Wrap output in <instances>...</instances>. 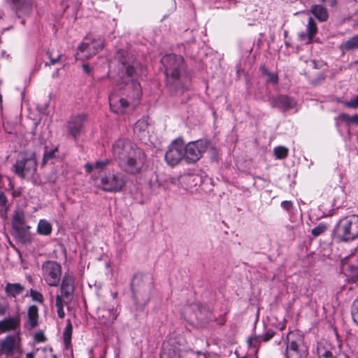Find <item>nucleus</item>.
I'll return each instance as SVG.
<instances>
[{"label":"nucleus","mask_w":358,"mask_h":358,"mask_svg":"<svg viewBox=\"0 0 358 358\" xmlns=\"http://www.w3.org/2000/svg\"><path fill=\"white\" fill-rule=\"evenodd\" d=\"M261 71L264 76H267V82L276 84L278 82L277 73L269 72L265 66H261Z\"/></svg>","instance_id":"nucleus-34"},{"label":"nucleus","mask_w":358,"mask_h":358,"mask_svg":"<svg viewBox=\"0 0 358 358\" xmlns=\"http://www.w3.org/2000/svg\"><path fill=\"white\" fill-rule=\"evenodd\" d=\"M36 166V159L34 155H32L29 158L17 160L13 166V170L18 176L24 178L34 176Z\"/></svg>","instance_id":"nucleus-11"},{"label":"nucleus","mask_w":358,"mask_h":358,"mask_svg":"<svg viewBox=\"0 0 358 358\" xmlns=\"http://www.w3.org/2000/svg\"><path fill=\"white\" fill-rule=\"evenodd\" d=\"M87 120V115L84 113L77 114L71 117L66 123V129L69 135L74 139L80 136L84 127L85 122Z\"/></svg>","instance_id":"nucleus-12"},{"label":"nucleus","mask_w":358,"mask_h":358,"mask_svg":"<svg viewBox=\"0 0 358 358\" xmlns=\"http://www.w3.org/2000/svg\"><path fill=\"white\" fill-rule=\"evenodd\" d=\"M281 207L287 211H289L293 207V203L290 201H283L281 203Z\"/></svg>","instance_id":"nucleus-47"},{"label":"nucleus","mask_w":358,"mask_h":358,"mask_svg":"<svg viewBox=\"0 0 358 358\" xmlns=\"http://www.w3.org/2000/svg\"><path fill=\"white\" fill-rule=\"evenodd\" d=\"M127 182V176L117 171H113L101 176L99 187L106 192L117 193L122 192Z\"/></svg>","instance_id":"nucleus-6"},{"label":"nucleus","mask_w":358,"mask_h":358,"mask_svg":"<svg viewBox=\"0 0 358 358\" xmlns=\"http://www.w3.org/2000/svg\"><path fill=\"white\" fill-rule=\"evenodd\" d=\"M317 32V27L313 18L310 17L306 27V33H301L299 34L300 39L306 43L312 41L313 36Z\"/></svg>","instance_id":"nucleus-19"},{"label":"nucleus","mask_w":358,"mask_h":358,"mask_svg":"<svg viewBox=\"0 0 358 358\" xmlns=\"http://www.w3.org/2000/svg\"><path fill=\"white\" fill-rule=\"evenodd\" d=\"M6 310H7L6 306L0 304V315H5L6 313Z\"/></svg>","instance_id":"nucleus-52"},{"label":"nucleus","mask_w":358,"mask_h":358,"mask_svg":"<svg viewBox=\"0 0 358 358\" xmlns=\"http://www.w3.org/2000/svg\"><path fill=\"white\" fill-rule=\"evenodd\" d=\"M262 341H263L260 335L251 336L248 339V345L250 348H255L256 351L258 350Z\"/></svg>","instance_id":"nucleus-36"},{"label":"nucleus","mask_w":358,"mask_h":358,"mask_svg":"<svg viewBox=\"0 0 358 358\" xmlns=\"http://www.w3.org/2000/svg\"><path fill=\"white\" fill-rule=\"evenodd\" d=\"M322 3H326L331 6H334L336 3V0H320Z\"/></svg>","instance_id":"nucleus-50"},{"label":"nucleus","mask_w":358,"mask_h":358,"mask_svg":"<svg viewBox=\"0 0 358 358\" xmlns=\"http://www.w3.org/2000/svg\"><path fill=\"white\" fill-rule=\"evenodd\" d=\"M122 94L126 98L119 97L115 92L109 96V103L112 111L117 114H122L129 107L134 108L141 96V87L138 82L131 79L127 81L122 89Z\"/></svg>","instance_id":"nucleus-3"},{"label":"nucleus","mask_w":358,"mask_h":358,"mask_svg":"<svg viewBox=\"0 0 358 358\" xmlns=\"http://www.w3.org/2000/svg\"><path fill=\"white\" fill-rule=\"evenodd\" d=\"M138 277H135V278L133 280L132 286H133L134 292L137 291L136 289L135 288V285H136V283L138 281Z\"/></svg>","instance_id":"nucleus-53"},{"label":"nucleus","mask_w":358,"mask_h":358,"mask_svg":"<svg viewBox=\"0 0 358 358\" xmlns=\"http://www.w3.org/2000/svg\"><path fill=\"white\" fill-rule=\"evenodd\" d=\"M238 358H247V357H245V356L242 357H238Z\"/></svg>","instance_id":"nucleus-58"},{"label":"nucleus","mask_w":358,"mask_h":358,"mask_svg":"<svg viewBox=\"0 0 358 358\" xmlns=\"http://www.w3.org/2000/svg\"><path fill=\"white\" fill-rule=\"evenodd\" d=\"M9 206L8 203V199L4 192H0V215L6 216L8 210Z\"/></svg>","instance_id":"nucleus-33"},{"label":"nucleus","mask_w":358,"mask_h":358,"mask_svg":"<svg viewBox=\"0 0 358 358\" xmlns=\"http://www.w3.org/2000/svg\"><path fill=\"white\" fill-rule=\"evenodd\" d=\"M275 106L282 108H290L293 106V101L285 95H280L276 98Z\"/></svg>","instance_id":"nucleus-28"},{"label":"nucleus","mask_w":358,"mask_h":358,"mask_svg":"<svg viewBox=\"0 0 358 358\" xmlns=\"http://www.w3.org/2000/svg\"><path fill=\"white\" fill-rule=\"evenodd\" d=\"M71 301L64 299V296L61 294H57L55 299V306L57 308V315L59 318L63 319L65 316L64 310V304H68Z\"/></svg>","instance_id":"nucleus-26"},{"label":"nucleus","mask_w":358,"mask_h":358,"mask_svg":"<svg viewBox=\"0 0 358 358\" xmlns=\"http://www.w3.org/2000/svg\"><path fill=\"white\" fill-rule=\"evenodd\" d=\"M208 143L200 139L188 143L185 145V160L187 164L196 162L207 150Z\"/></svg>","instance_id":"nucleus-9"},{"label":"nucleus","mask_w":358,"mask_h":358,"mask_svg":"<svg viewBox=\"0 0 358 358\" xmlns=\"http://www.w3.org/2000/svg\"><path fill=\"white\" fill-rule=\"evenodd\" d=\"M13 229L16 230H22L24 227H29L25 222V215L23 211H15L12 221Z\"/></svg>","instance_id":"nucleus-21"},{"label":"nucleus","mask_w":358,"mask_h":358,"mask_svg":"<svg viewBox=\"0 0 358 358\" xmlns=\"http://www.w3.org/2000/svg\"><path fill=\"white\" fill-rule=\"evenodd\" d=\"M338 119L345 122L347 124H356L358 125V115L355 114L354 115H349L346 113H341L338 117Z\"/></svg>","instance_id":"nucleus-32"},{"label":"nucleus","mask_w":358,"mask_h":358,"mask_svg":"<svg viewBox=\"0 0 358 358\" xmlns=\"http://www.w3.org/2000/svg\"><path fill=\"white\" fill-rule=\"evenodd\" d=\"M334 233L341 241H351L358 237V215L352 214L342 217L337 222Z\"/></svg>","instance_id":"nucleus-4"},{"label":"nucleus","mask_w":358,"mask_h":358,"mask_svg":"<svg viewBox=\"0 0 358 358\" xmlns=\"http://www.w3.org/2000/svg\"><path fill=\"white\" fill-rule=\"evenodd\" d=\"M167 181L171 184L176 185L178 182V178H175V177H171V178H169Z\"/></svg>","instance_id":"nucleus-51"},{"label":"nucleus","mask_w":358,"mask_h":358,"mask_svg":"<svg viewBox=\"0 0 358 358\" xmlns=\"http://www.w3.org/2000/svg\"><path fill=\"white\" fill-rule=\"evenodd\" d=\"M20 317L16 315L14 317H6L0 321V334L8 331H17L20 327Z\"/></svg>","instance_id":"nucleus-15"},{"label":"nucleus","mask_w":358,"mask_h":358,"mask_svg":"<svg viewBox=\"0 0 358 358\" xmlns=\"http://www.w3.org/2000/svg\"><path fill=\"white\" fill-rule=\"evenodd\" d=\"M327 230V227L324 224H319L317 226L312 229V234L314 236H318L323 234Z\"/></svg>","instance_id":"nucleus-38"},{"label":"nucleus","mask_w":358,"mask_h":358,"mask_svg":"<svg viewBox=\"0 0 358 358\" xmlns=\"http://www.w3.org/2000/svg\"><path fill=\"white\" fill-rule=\"evenodd\" d=\"M60 294L64 296V299L72 300L75 292V278L72 275L64 274L60 285Z\"/></svg>","instance_id":"nucleus-14"},{"label":"nucleus","mask_w":358,"mask_h":358,"mask_svg":"<svg viewBox=\"0 0 358 358\" xmlns=\"http://www.w3.org/2000/svg\"><path fill=\"white\" fill-rule=\"evenodd\" d=\"M275 335V332L272 329L267 330L264 334L260 335L264 342H268L270 341Z\"/></svg>","instance_id":"nucleus-42"},{"label":"nucleus","mask_w":358,"mask_h":358,"mask_svg":"<svg viewBox=\"0 0 358 358\" xmlns=\"http://www.w3.org/2000/svg\"><path fill=\"white\" fill-rule=\"evenodd\" d=\"M164 66L166 85L174 95L182 94L190 83V78L186 73L184 59L176 55H166L162 58Z\"/></svg>","instance_id":"nucleus-2"},{"label":"nucleus","mask_w":358,"mask_h":358,"mask_svg":"<svg viewBox=\"0 0 358 358\" xmlns=\"http://www.w3.org/2000/svg\"><path fill=\"white\" fill-rule=\"evenodd\" d=\"M42 277L50 287H57L61 280L62 266L55 261H45L42 264Z\"/></svg>","instance_id":"nucleus-8"},{"label":"nucleus","mask_w":358,"mask_h":358,"mask_svg":"<svg viewBox=\"0 0 358 358\" xmlns=\"http://www.w3.org/2000/svg\"><path fill=\"white\" fill-rule=\"evenodd\" d=\"M36 231L40 235L49 236L52 231V227L48 220L41 219L38 221Z\"/></svg>","instance_id":"nucleus-25"},{"label":"nucleus","mask_w":358,"mask_h":358,"mask_svg":"<svg viewBox=\"0 0 358 358\" xmlns=\"http://www.w3.org/2000/svg\"><path fill=\"white\" fill-rule=\"evenodd\" d=\"M282 341H283V338H280V339H279V340H275V343L277 345H280V344L282 343Z\"/></svg>","instance_id":"nucleus-56"},{"label":"nucleus","mask_w":358,"mask_h":358,"mask_svg":"<svg viewBox=\"0 0 358 358\" xmlns=\"http://www.w3.org/2000/svg\"><path fill=\"white\" fill-rule=\"evenodd\" d=\"M96 315L100 324L110 325L117 319L118 313L113 307L104 304L103 306L98 308Z\"/></svg>","instance_id":"nucleus-13"},{"label":"nucleus","mask_w":358,"mask_h":358,"mask_svg":"<svg viewBox=\"0 0 358 358\" xmlns=\"http://www.w3.org/2000/svg\"><path fill=\"white\" fill-rule=\"evenodd\" d=\"M73 326L70 320H67L66 325L63 331V339L66 347L71 344Z\"/></svg>","instance_id":"nucleus-29"},{"label":"nucleus","mask_w":358,"mask_h":358,"mask_svg":"<svg viewBox=\"0 0 358 358\" xmlns=\"http://www.w3.org/2000/svg\"><path fill=\"white\" fill-rule=\"evenodd\" d=\"M52 358H57L56 355H54V356L52 357Z\"/></svg>","instance_id":"nucleus-59"},{"label":"nucleus","mask_w":358,"mask_h":358,"mask_svg":"<svg viewBox=\"0 0 358 358\" xmlns=\"http://www.w3.org/2000/svg\"><path fill=\"white\" fill-rule=\"evenodd\" d=\"M57 150V148H55L53 150H51L50 151H48L46 150L45 152H44V159L45 160H48L50 158H52L54 157V154L55 152Z\"/></svg>","instance_id":"nucleus-48"},{"label":"nucleus","mask_w":358,"mask_h":358,"mask_svg":"<svg viewBox=\"0 0 358 358\" xmlns=\"http://www.w3.org/2000/svg\"><path fill=\"white\" fill-rule=\"evenodd\" d=\"M147 126H148V124L145 120H139L135 124L134 130L135 131L145 130L147 128Z\"/></svg>","instance_id":"nucleus-43"},{"label":"nucleus","mask_w":358,"mask_h":358,"mask_svg":"<svg viewBox=\"0 0 358 358\" xmlns=\"http://www.w3.org/2000/svg\"><path fill=\"white\" fill-rule=\"evenodd\" d=\"M285 329V327H284V326H282V327L280 328V330H282V329Z\"/></svg>","instance_id":"nucleus-57"},{"label":"nucleus","mask_w":358,"mask_h":358,"mask_svg":"<svg viewBox=\"0 0 358 358\" xmlns=\"http://www.w3.org/2000/svg\"><path fill=\"white\" fill-rule=\"evenodd\" d=\"M286 344V358H306L308 348L305 344L303 336L296 331H290L285 339Z\"/></svg>","instance_id":"nucleus-5"},{"label":"nucleus","mask_w":358,"mask_h":358,"mask_svg":"<svg viewBox=\"0 0 358 358\" xmlns=\"http://www.w3.org/2000/svg\"><path fill=\"white\" fill-rule=\"evenodd\" d=\"M273 154L276 159H282L287 157L288 149L284 146H278L273 149Z\"/></svg>","instance_id":"nucleus-35"},{"label":"nucleus","mask_w":358,"mask_h":358,"mask_svg":"<svg viewBox=\"0 0 358 358\" xmlns=\"http://www.w3.org/2000/svg\"><path fill=\"white\" fill-rule=\"evenodd\" d=\"M85 169L86 170V171L87 173H91L92 171V170L94 168V165L92 164H90V163H87L85 165Z\"/></svg>","instance_id":"nucleus-49"},{"label":"nucleus","mask_w":358,"mask_h":358,"mask_svg":"<svg viewBox=\"0 0 358 358\" xmlns=\"http://www.w3.org/2000/svg\"><path fill=\"white\" fill-rule=\"evenodd\" d=\"M355 259V257H352L343 259L341 262V269L352 281L356 282L358 280V265L354 264Z\"/></svg>","instance_id":"nucleus-16"},{"label":"nucleus","mask_w":358,"mask_h":358,"mask_svg":"<svg viewBox=\"0 0 358 358\" xmlns=\"http://www.w3.org/2000/svg\"><path fill=\"white\" fill-rule=\"evenodd\" d=\"M30 227H27L22 230H16L20 241L24 243H30L32 241L31 234L29 231Z\"/></svg>","instance_id":"nucleus-31"},{"label":"nucleus","mask_w":358,"mask_h":358,"mask_svg":"<svg viewBox=\"0 0 358 358\" xmlns=\"http://www.w3.org/2000/svg\"><path fill=\"white\" fill-rule=\"evenodd\" d=\"M83 69L85 72L87 73H89L90 72V69H89V66L87 64H83Z\"/></svg>","instance_id":"nucleus-54"},{"label":"nucleus","mask_w":358,"mask_h":358,"mask_svg":"<svg viewBox=\"0 0 358 358\" xmlns=\"http://www.w3.org/2000/svg\"><path fill=\"white\" fill-rule=\"evenodd\" d=\"M327 193L331 194V196L333 197L332 202L334 206L337 205V202L340 201V199L343 197V190L340 186H337L334 189L329 188Z\"/></svg>","instance_id":"nucleus-30"},{"label":"nucleus","mask_w":358,"mask_h":358,"mask_svg":"<svg viewBox=\"0 0 358 358\" xmlns=\"http://www.w3.org/2000/svg\"><path fill=\"white\" fill-rule=\"evenodd\" d=\"M110 163V160L109 159H105L103 161H97L94 164V168L96 169L102 171L108 165H109Z\"/></svg>","instance_id":"nucleus-40"},{"label":"nucleus","mask_w":358,"mask_h":358,"mask_svg":"<svg viewBox=\"0 0 358 358\" xmlns=\"http://www.w3.org/2000/svg\"><path fill=\"white\" fill-rule=\"evenodd\" d=\"M112 155L122 171L130 176L140 174L147 161L144 150L125 138H119L113 143Z\"/></svg>","instance_id":"nucleus-1"},{"label":"nucleus","mask_w":358,"mask_h":358,"mask_svg":"<svg viewBox=\"0 0 358 358\" xmlns=\"http://www.w3.org/2000/svg\"><path fill=\"white\" fill-rule=\"evenodd\" d=\"M103 48V41L101 38L86 37L78 46L76 54L77 60L84 61L96 55Z\"/></svg>","instance_id":"nucleus-7"},{"label":"nucleus","mask_w":358,"mask_h":358,"mask_svg":"<svg viewBox=\"0 0 358 358\" xmlns=\"http://www.w3.org/2000/svg\"><path fill=\"white\" fill-rule=\"evenodd\" d=\"M8 1L17 12L29 13L33 6L32 0H8Z\"/></svg>","instance_id":"nucleus-20"},{"label":"nucleus","mask_w":358,"mask_h":358,"mask_svg":"<svg viewBox=\"0 0 358 358\" xmlns=\"http://www.w3.org/2000/svg\"><path fill=\"white\" fill-rule=\"evenodd\" d=\"M310 12L315 17L321 22H324L328 19V13L324 7L320 5H313L310 8Z\"/></svg>","instance_id":"nucleus-24"},{"label":"nucleus","mask_w":358,"mask_h":358,"mask_svg":"<svg viewBox=\"0 0 358 358\" xmlns=\"http://www.w3.org/2000/svg\"><path fill=\"white\" fill-rule=\"evenodd\" d=\"M351 314L353 322L357 326H358V297L352 304Z\"/></svg>","instance_id":"nucleus-37"},{"label":"nucleus","mask_w":358,"mask_h":358,"mask_svg":"<svg viewBox=\"0 0 358 358\" xmlns=\"http://www.w3.org/2000/svg\"><path fill=\"white\" fill-rule=\"evenodd\" d=\"M185 159V143L182 139L173 141L165 153V161L171 166L178 165Z\"/></svg>","instance_id":"nucleus-10"},{"label":"nucleus","mask_w":358,"mask_h":358,"mask_svg":"<svg viewBox=\"0 0 358 358\" xmlns=\"http://www.w3.org/2000/svg\"><path fill=\"white\" fill-rule=\"evenodd\" d=\"M26 358H34V354L32 352H29L26 355Z\"/></svg>","instance_id":"nucleus-55"},{"label":"nucleus","mask_w":358,"mask_h":358,"mask_svg":"<svg viewBox=\"0 0 358 358\" xmlns=\"http://www.w3.org/2000/svg\"><path fill=\"white\" fill-rule=\"evenodd\" d=\"M122 66L125 69L128 77H131L135 71L134 66L127 65L124 62H122Z\"/></svg>","instance_id":"nucleus-45"},{"label":"nucleus","mask_w":358,"mask_h":358,"mask_svg":"<svg viewBox=\"0 0 358 358\" xmlns=\"http://www.w3.org/2000/svg\"><path fill=\"white\" fill-rule=\"evenodd\" d=\"M30 296H31L32 299L34 301L43 303V296L41 293L35 291L32 289H30Z\"/></svg>","instance_id":"nucleus-39"},{"label":"nucleus","mask_w":358,"mask_h":358,"mask_svg":"<svg viewBox=\"0 0 358 358\" xmlns=\"http://www.w3.org/2000/svg\"><path fill=\"white\" fill-rule=\"evenodd\" d=\"M27 323L30 328H35L38 325V308L36 306H31L27 310Z\"/></svg>","instance_id":"nucleus-23"},{"label":"nucleus","mask_w":358,"mask_h":358,"mask_svg":"<svg viewBox=\"0 0 358 358\" xmlns=\"http://www.w3.org/2000/svg\"><path fill=\"white\" fill-rule=\"evenodd\" d=\"M180 349L174 345L173 340L169 339L162 344L161 358H179Z\"/></svg>","instance_id":"nucleus-18"},{"label":"nucleus","mask_w":358,"mask_h":358,"mask_svg":"<svg viewBox=\"0 0 358 358\" xmlns=\"http://www.w3.org/2000/svg\"><path fill=\"white\" fill-rule=\"evenodd\" d=\"M25 289V287L20 283H6L5 286V293L8 297H16L21 294Z\"/></svg>","instance_id":"nucleus-22"},{"label":"nucleus","mask_w":358,"mask_h":358,"mask_svg":"<svg viewBox=\"0 0 358 358\" xmlns=\"http://www.w3.org/2000/svg\"><path fill=\"white\" fill-rule=\"evenodd\" d=\"M20 332L17 335H8L0 343L1 349L7 354L13 352L19 345Z\"/></svg>","instance_id":"nucleus-17"},{"label":"nucleus","mask_w":358,"mask_h":358,"mask_svg":"<svg viewBox=\"0 0 358 358\" xmlns=\"http://www.w3.org/2000/svg\"><path fill=\"white\" fill-rule=\"evenodd\" d=\"M318 354L320 358H334L331 352L324 349L318 348Z\"/></svg>","instance_id":"nucleus-44"},{"label":"nucleus","mask_w":358,"mask_h":358,"mask_svg":"<svg viewBox=\"0 0 358 358\" xmlns=\"http://www.w3.org/2000/svg\"><path fill=\"white\" fill-rule=\"evenodd\" d=\"M48 57H49V58L50 59V64L52 65H54V64L58 63L59 62L60 59H61V55L60 54H58L55 57H54L52 55V52H48Z\"/></svg>","instance_id":"nucleus-46"},{"label":"nucleus","mask_w":358,"mask_h":358,"mask_svg":"<svg viewBox=\"0 0 358 358\" xmlns=\"http://www.w3.org/2000/svg\"><path fill=\"white\" fill-rule=\"evenodd\" d=\"M341 47L346 51H352L358 49V34L348 38Z\"/></svg>","instance_id":"nucleus-27"},{"label":"nucleus","mask_w":358,"mask_h":358,"mask_svg":"<svg viewBox=\"0 0 358 358\" xmlns=\"http://www.w3.org/2000/svg\"><path fill=\"white\" fill-rule=\"evenodd\" d=\"M343 104L344 106L348 108H357L358 107V94L355 99L348 101H343Z\"/></svg>","instance_id":"nucleus-41"}]
</instances>
